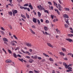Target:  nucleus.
Returning a JSON list of instances; mask_svg holds the SVG:
<instances>
[{"mask_svg": "<svg viewBox=\"0 0 73 73\" xmlns=\"http://www.w3.org/2000/svg\"><path fill=\"white\" fill-rule=\"evenodd\" d=\"M65 28H68V25H65Z\"/></svg>", "mask_w": 73, "mask_h": 73, "instance_id": "8fccbe9b", "label": "nucleus"}, {"mask_svg": "<svg viewBox=\"0 0 73 73\" xmlns=\"http://www.w3.org/2000/svg\"><path fill=\"white\" fill-rule=\"evenodd\" d=\"M43 55H44V56H46V57H49V56H48V55H47L46 54H45V53H43Z\"/></svg>", "mask_w": 73, "mask_h": 73, "instance_id": "393cba45", "label": "nucleus"}, {"mask_svg": "<svg viewBox=\"0 0 73 73\" xmlns=\"http://www.w3.org/2000/svg\"><path fill=\"white\" fill-rule=\"evenodd\" d=\"M59 2L60 4H62V3H61V1L59 0Z\"/></svg>", "mask_w": 73, "mask_h": 73, "instance_id": "680f3d73", "label": "nucleus"}, {"mask_svg": "<svg viewBox=\"0 0 73 73\" xmlns=\"http://www.w3.org/2000/svg\"><path fill=\"white\" fill-rule=\"evenodd\" d=\"M68 36H69L70 37H72L73 36V34H69L68 35Z\"/></svg>", "mask_w": 73, "mask_h": 73, "instance_id": "bb28decb", "label": "nucleus"}, {"mask_svg": "<svg viewBox=\"0 0 73 73\" xmlns=\"http://www.w3.org/2000/svg\"><path fill=\"white\" fill-rule=\"evenodd\" d=\"M53 3H54V5L55 6H57V3H55L54 1Z\"/></svg>", "mask_w": 73, "mask_h": 73, "instance_id": "4be33fe9", "label": "nucleus"}, {"mask_svg": "<svg viewBox=\"0 0 73 73\" xmlns=\"http://www.w3.org/2000/svg\"><path fill=\"white\" fill-rule=\"evenodd\" d=\"M23 9H27V7H24Z\"/></svg>", "mask_w": 73, "mask_h": 73, "instance_id": "5fc2aeb1", "label": "nucleus"}, {"mask_svg": "<svg viewBox=\"0 0 73 73\" xmlns=\"http://www.w3.org/2000/svg\"><path fill=\"white\" fill-rule=\"evenodd\" d=\"M26 45H27V46H32L31 44H29V43H27L26 44Z\"/></svg>", "mask_w": 73, "mask_h": 73, "instance_id": "f3484780", "label": "nucleus"}, {"mask_svg": "<svg viewBox=\"0 0 73 73\" xmlns=\"http://www.w3.org/2000/svg\"><path fill=\"white\" fill-rule=\"evenodd\" d=\"M26 16L27 18H28V19H29V15H28V14H27V13H26Z\"/></svg>", "mask_w": 73, "mask_h": 73, "instance_id": "6ab92c4d", "label": "nucleus"}, {"mask_svg": "<svg viewBox=\"0 0 73 73\" xmlns=\"http://www.w3.org/2000/svg\"><path fill=\"white\" fill-rule=\"evenodd\" d=\"M44 11V12H46V13H49V12H48V10H45Z\"/></svg>", "mask_w": 73, "mask_h": 73, "instance_id": "79ce46f5", "label": "nucleus"}, {"mask_svg": "<svg viewBox=\"0 0 73 73\" xmlns=\"http://www.w3.org/2000/svg\"><path fill=\"white\" fill-rule=\"evenodd\" d=\"M13 15L14 16H15V14H16V13H17L18 11H17L16 10H15L14 11H13Z\"/></svg>", "mask_w": 73, "mask_h": 73, "instance_id": "f03ea898", "label": "nucleus"}, {"mask_svg": "<svg viewBox=\"0 0 73 73\" xmlns=\"http://www.w3.org/2000/svg\"><path fill=\"white\" fill-rule=\"evenodd\" d=\"M38 8L40 10V11H42V10H44V11H45V8H43L42 6L41 5H40L39 6L38 5L37 6Z\"/></svg>", "mask_w": 73, "mask_h": 73, "instance_id": "f257e3e1", "label": "nucleus"}, {"mask_svg": "<svg viewBox=\"0 0 73 73\" xmlns=\"http://www.w3.org/2000/svg\"><path fill=\"white\" fill-rule=\"evenodd\" d=\"M1 29L2 30H3V31H5V29L3 27H1Z\"/></svg>", "mask_w": 73, "mask_h": 73, "instance_id": "603ef678", "label": "nucleus"}, {"mask_svg": "<svg viewBox=\"0 0 73 73\" xmlns=\"http://www.w3.org/2000/svg\"><path fill=\"white\" fill-rule=\"evenodd\" d=\"M12 62V61L10 60H8L6 61V62H7V63H11Z\"/></svg>", "mask_w": 73, "mask_h": 73, "instance_id": "6e6552de", "label": "nucleus"}, {"mask_svg": "<svg viewBox=\"0 0 73 73\" xmlns=\"http://www.w3.org/2000/svg\"><path fill=\"white\" fill-rule=\"evenodd\" d=\"M69 20V19H67V20H66L65 21L66 23L68 24V25H69V21H68Z\"/></svg>", "mask_w": 73, "mask_h": 73, "instance_id": "412c9836", "label": "nucleus"}, {"mask_svg": "<svg viewBox=\"0 0 73 73\" xmlns=\"http://www.w3.org/2000/svg\"><path fill=\"white\" fill-rule=\"evenodd\" d=\"M38 17H41V14L40 12H38Z\"/></svg>", "mask_w": 73, "mask_h": 73, "instance_id": "ddd939ff", "label": "nucleus"}, {"mask_svg": "<svg viewBox=\"0 0 73 73\" xmlns=\"http://www.w3.org/2000/svg\"><path fill=\"white\" fill-rule=\"evenodd\" d=\"M48 4H49V5H52V3H51V2H48Z\"/></svg>", "mask_w": 73, "mask_h": 73, "instance_id": "ea45409f", "label": "nucleus"}, {"mask_svg": "<svg viewBox=\"0 0 73 73\" xmlns=\"http://www.w3.org/2000/svg\"><path fill=\"white\" fill-rule=\"evenodd\" d=\"M49 60L51 61H53V59L51 58H50Z\"/></svg>", "mask_w": 73, "mask_h": 73, "instance_id": "2f4dec72", "label": "nucleus"}, {"mask_svg": "<svg viewBox=\"0 0 73 73\" xmlns=\"http://www.w3.org/2000/svg\"><path fill=\"white\" fill-rule=\"evenodd\" d=\"M40 21H41L42 23H43V19H41Z\"/></svg>", "mask_w": 73, "mask_h": 73, "instance_id": "6e6d98bb", "label": "nucleus"}, {"mask_svg": "<svg viewBox=\"0 0 73 73\" xmlns=\"http://www.w3.org/2000/svg\"><path fill=\"white\" fill-rule=\"evenodd\" d=\"M32 28H35V29L36 28V27H35V26L34 25L32 26Z\"/></svg>", "mask_w": 73, "mask_h": 73, "instance_id": "a18cd8bd", "label": "nucleus"}, {"mask_svg": "<svg viewBox=\"0 0 73 73\" xmlns=\"http://www.w3.org/2000/svg\"><path fill=\"white\" fill-rule=\"evenodd\" d=\"M3 40L4 41H5V42H8V39L7 38H3Z\"/></svg>", "mask_w": 73, "mask_h": 73, "instance_id": "1a4fd4ad", "label": "nucleus"}, {"mask_svg": "<svg viewBox=\"0 0 73 73\" xmlns=\"http://www.w3.org/2000/svg\"><path fill=\"white\" fill-rule=\"evenodd\" d=\"M57 13H58V15H60V12H59V11H58V10L57 11Z\"/></svg>", "mask_w": 73, "mask_h": 73, "instance_id": "3c124183", "label": "nucleus"}, {"mask_svg": "<svg viewBox=\"0 0 73 73\" xmlns=\"http://www.w3.org/2000/svg\"><path fill=\"white\" fill-rule=\"evenodd\" d=\"M8 51L9 53L11 54L12 53V51H11L10 50H8Z\"/></svg>", "mask_w": 73, "mask_h": 73, "instance_id": "e433bc0d", "label": "nucleus"}, {"mask_svg": "<svg viewBox=\"0 0 73 73\" xmlns=\"http://www.w3.org/2000/svg\"><path fill=\"white\" fill-rule=\"evenodd\" d=\"M21 17H23L24 19H26V17L25 16V15H21Z\"/></svg>", "mask_w": 73, "mask_h": 73, "instance_id": "a878e982", "label": "nucleus"}, {"mask_svg": "<svg viewBox=\"0 0 73 73\" xmlns=\"http://www.w3.org/2000/svg\"><path fill=\"white\" fill-rule=\"evenodd\" d=\"M17 57H21V55H20V54H18L17 55Z\"/></svg>", "mask_w": 73, "mask_h": 73, "instance_id": "de8ad7c7", "label": "nucleus"}, {"mask_svg": "<svg viewBox=\"0 0 73 73\" xmlns=\"http://www.w3.org/2000/svg\"><path fill=\"white\" fill-rule=\"evenodd\" d=\"M70 10V9H69V8H66V11H69Z\"/></svg>", "mask_w": 73, "mask_h": 73, "instance_id": "58836bf2", "label": "nucleus"}, {"mask_svg": "<svg viewBox=\"0 0 73 73\" xmlns=\"http://www.w3.org/2000/svg\"><path fill=\"white\" fill-rule=\"evenodd\" d=\"M51 17L52 19H53L54 18V15H51Z\"/></svg>", "mask_w": 73, "mask_h": 73, "instance_id": "f704fd0d", "label": "nucleus"}, {"mask_svg": "<svg viewBox=\"0 0 73 73\" xmlns=\"http://www.w3.org/2000/svg\"><path fill=\"white\" fill-rule=\"evenodd\" d=\"M59 53L60 55H61L62 56H65V54L64 53H63L62 52H60Z\"/></svg>", "mask_w": 73, "mask_h": 73, "instance_id": "2eb2a0df", "label": "nucleus"}, {"mask_svg": "<svg viewBox=\"0 0 73 73\" xmlns=\"http://www.w3.org/2000/svg\"><path fill=\"white\" fill-rule=\"evenodd\" d=\"M21 9H24V7H20Z\"/></svg>", "mask_w": 73, "mask_h": 73, "instance_id": "338daca9", "label": "nucleus"}, {"mask_svg": "<svg viewBox=\"0 0 73 73\" xmlns=\"http://www.w3.org/2000/svg\"><path fill=\"white\" fill-rule=\"evenodd\" d=\"M63 65L64 66H65V68H66V69H67V68H68V65L66 64V63L65 62H63Z\"/></svg>", "mask_w": 73, "mask_h": 73, "instance_id": "7ed1b4c3", "label": "nucleus"}, {"mask_svg": "<svg viewBox=\"0 0 73 73\" xmlns=\"http://www.w3.org/2000/svg\"><path fill=\"white\" fill-rule=\"evenodd\" d=\"M67 72H72V70H66Z\"/></svg>", "mask_w": 73, "mask_h": 73, "instance_id": "a19ab883", "label": "nucleus"}, {"mask_svg": "<svg viewBox=\"0 0 73 73\" xmlns=\"http://www.w3.org/2000/svg\"><path fill=\"white\" fill-rule=\"evenodd\" d=\"M29 6V4L28 3L25 4L23 6L24 7H27Z\"/></svg>", "mask_w": 73, "mask_h": 73, "instance_id": "b1692460", "label": "nucleus"}, {"mask_svg": "<svg viewBox=\"0 0 73 73\" xmlns=\"http://www.w3.org/2000/svg\"><path fill=\"white\" fill-rule=\"evenodd\" d=\"M2 50L3 51V52H4L6 54L7 53V52H6V51H5V50L4 49V48H3L2 49Z\"/></svg>", "mask_w": 73, "mask_h": 73, "instance_id": "4c0bfd02", "label": "nucleus"}, {"mask_svg": "<svg viewBox=\"0 0 73 73\" xmlns=\"http://www.w3.org/2000/svg\"><path fill=\"white\" fill-rule=\"evenodd\" d=\"M9 1L11 4H12V0H9Z\"/></svg>", "mask_w": 73, "mask_h": 73, "instance_id": "4d7b16f0", "label": "nucleus"}, {"mask_svg": "<svg viewBox=\"0 0 73 73\" xmlns=\"http://www.w3.org/2000/svg\"><path fill=\"white\" fill-rule=\"evenodd\" d=\"M9 15H10V16H11V15H12V11H11L10 12H9Z\"/></svg>", "mask_w": 73, "mask_h": 73, "instance_id": "c85d7f7f", "label": "nucleus"}, {"mask_svg": "<svg viewBox=\"0 0 73 73\" xmlns=\"http://www.w3.org/2000/svg\"><path fill=\"white\" fill-rule=\"evenodd\" d=\"M29 30H30V31H31V32L33 34H34V35L35 34V33L34 31H33V30H32V29H30Z\"/></svg>", "mask_w": 73, "mask_h": 73, "instance_id": "f8f14e48", "label": "nucleus"}, {"mask_svg": "<svg viewBox=\"0 0 73 73\" xmlns=\"http://www.w3.org/2000/svg\"><path fill=\"white\" fill-rule=\"evenodd\" d=\"M18 60H19V61H21V62H23V61H24V60L23 58L20 59V58H18Z\"/></svg>", "mask_w": 73, "mask_h": 73, "instance_id": "aec40b11", "label": "nucleus"}, {"mask_svg": "<svg viewBox=\"0 0 73 73\" xmlns=\"http://www.w3.org/2000/svg\"><path fill=\"white\" fill-rule=\"evenodd\" d=\"M34 71L35 72V73H38V72L36 70H34Z\"/></svg>", "mask_w": 73, "mask_h": 73, "instance_id": "09e8293b", "label": "nucleus"}, {"mask_svg": "<svg viewBox=\"0 0 73 73\" xmlns=\"http://www.w3.org/2000/svg\"><path fill=\"white\" fill-rule=\"evenodd\" d=\"M47 45H48L49 46H50V47H51V48H53V46L52 45H51V44H50V43H48Z\"/></svg>", "mask_w": 73, "mask_h": 73, "instance_id": "9d476101", "label": "nucleus"}, {"mask_svg": "<svg viewBox=\"0 0 73 73\" xmlns=\"http://www.w3.org/2000/svg\"><path fill=\"white\" fill-rule=\"evenodd\" d=\"M29 73H33V71H30L29 72Z\"/></svg>", "mask_w": 73, "mask_h": 73, "instance_id": "bf43d9fd", "label": "nucleus"}, {"mask_svg": "<svg viewBox=\"0 0 73 73\" xmlns=\"http://www.w3.org/2000/svg\"><path fill=\"white\" fill-rule=\"evenodd\" d=\"M48 52L50 54H52V53H51L50 52H49V51H48Z\"/></svg>", "mask_w": 73, "mask_h": 73, "instance_id": "052dcab7", "label": "nucleus"}, {"mask_svg": "<svg viewBox=\"0 0 73 73\" xmlns=\"http://www.w3.org/2000/svg\"><path fill=\"white\" fill-rule=\"evenodd\" d=\"M57 32L58 33H60V31H59V30L57 31Z\"/></svg>", "mask_w": 73, "mask_h": 73, "instance_id": "0e129e2a", "label": "nucleus"}, {"mask_svg": "<svg viewBox=\"0 0 73 73\" xmlns=\"http://www.w3.org/2000/svg\"><path fill=\"white\" fill-rule=\"evenodd\" d=\"M63 16L64 17H65L66 18H67V19H68L69 18V16L67 14H65L63 15Z\"/></svg>", "mask_w": 73, "mask_h": 73, "instance_id": "0eeeda50", "label": "nucleus"}, {"mask_svg": "<svg viewBox=\"0 0 73 73\" xmlns=\"http://www.w3.org/2000/svg\"><path fill=\"white\" fill-rule=\"evenodd\" d=\"M26 57V58H31V57L29 56H27Z\"/></svg>", "mask_w": 73, "mask_h": 73, "instance_id": "c03bdc74", "label": "nucleus"}, {"mask_svg": "<svg viewBox=\"0 0 73 73\" xmlns=\"http://www.w3.org/2000/svg\"><path fill=\"white\" fill-rule=\"evenodd\" d=\"M62 7H59V8H58V9L59 10V11H61V9H62Z\"/></svg>", "mask_w": 73, "mask_h": 73, "instance_id": "7c9ffc66", "label": "nucleus"}, {"mask_svg": "<svg viewBox=\"0 0 73 73\" xmlns=\"http://www.w3.org/2000/svg\"><path fill=\"white\" fill-rule=\"evenodd\" d=\"M44 29L45 31H48V27L46 26H44Z\"/></svg>", "mask_w": 73, "mask_h": 73, "instance_id": "4468645a", "label": "nucleus"}, {"mask_svg": "<svg viewBox=\"0 0 73 73\" xmlns=\"http://www.w3.org/2000/svg\"><path fill=\"white\" fill-rule=\"evenodd\" d=\"M13 55L14 57H15V58H16V57H17V55H16V54L15 53H13Z\"/></svg>", "mask_w": 73, "mask_h": 73, "instance_id": "473e14b6", "label": "nucleus"}, {"mask_svg": "<svg viewBox=\"0 0 73 73\" xmlns=\"http://www.w3.org/2000/svg\"><path fill=\"white\" fill-rule=\"evenodd\" d=\"M37 58V55H35V56L34 57V59H36Z\"/></svg>", "mask_w": 73, "mask_h": 73, "instance_id": "37998d69", "label": "nucleus"}, {"mask_svg": "<svg viewBox=\"0 0 73 73\" xmlns=\"http://www.w3.org/2000/svg\"><path fill=\"white\" fill-rule=\"evenodd\" d=\"M45 22L46 23V24H48V23H49V21L48 20H46Z\"/></svg>", "mask_w": 73, "mask_h": 73, "instance_id": "cd10ccee", "label": "nucleus"}, {"mask_svg": "<svg viewBox=\"0 0 73 73\" xmlns=\"http://www.w3.org/2000/svg\"><path fill=\"white\" fill-rule=\"evenodd\" d=\"M33 22H34V23H37L36 19H35V18H33Z\"/></svg>", "mask_w": 73, "mask_h": 73, "instance_id": "9b49d317", "label": "nucleus"}, {"mask_svg": "<svg viewBox=\"0 0 73 73\" xmlns=\"http://www.w3.org/2000/svg\"><path fill=\"white\" fill-rule=\"evenodd\" d=\"M52 73H55V71H54V70H52Z\"/></svg>", "mask_w": 73, "mask_h": 73, "instance_id": "69168bd1", "label": "nucleus"}, {"mask_svg": "<svg viewBox=\"0 0 73 73\" xmlns=\"http://www.w3.org/2000/svg\"><path fill=\"white\" fill-rule=\"evenodd\" d=\"M13 36L15 37V39H16L17 40H18V38H17V37L16 36H15V35H13Z\"/></svg>", "mask_w": 73, "mask_h": 73, "instance_id": "c9c22d12", "label": "nucleus"}, {"mask_svg": "<svg viewBox=\"0 0 73 73\" xmlns=\"http://www.w3.org/2000/svg\"><path fill=\"white\" fill-rule=\"evenodd\" d=\"M29 7L31 8V9L32 10L33 9V7H32V6L31 5V3H29Z\"/></svg>", "mask_w": 73, "mask_h": 73, "instance_id": "39448f33", "label": "nucleus"}, {"mask_svg": "<svg viewBox=\"0 0 73 73\" xmlns=\"http://www.w3.org/2000/svg\"><path fill=\"white\" fill-rule=\"evenodd\" d=\"M21 51L23 52L24 53H25V54H28L29 53V52L28 51H26V52H25L23 50H21Z\"/></svg>", "mask_w": 73, "mask_h": 73, "instance_id": "423d86ee", "label": "nucleus"}, {"mask_svg": "<svg viewBox=\"0 0 73 73\" xmlns=\"http://www.w3.org/2000/svg\"><path fill=\"white\" fill-rule=\"evenodd\" d=\"M62 50L63 51V52H66V49L64 48H62Z\"/></svg>", "mask_w": 73, "mask_h": 73, "instance_id": "a211bd4d", "label": "nucleus"}, {"mask_svg": "<svg viewBox=\"0 0 73 73\" xmlns=\"http://www.w3.org/2000/svg\"><path fill=\"white\" fill-rule=\"evenodd\" d=\"M68 69L70 70H72V68L70 67H68Z\"/></svg>", "mask_w": 73, "mask_h": 73, "instance_id": "5701e85b", "label": "nucleus"}, {"mask_svg": "<svg viewBox=\"0 0 73 73\" xmlns=\"http://www.w3.org/2000/svg\"><path fill=\"white\" fill-rule=\"evenodd\" d=\"M66 40H67V41H69V42H72V41H73V40L71 39H70L69 38H66Z\"/></svg>", "mask_w": 73, "mask_h": 73, "instance_id": "20e7f679", "label": "nucleus"}, {"mask_svg": "<svg viewBox=\"0 0 73 73\" xmlns=\"http://www.w3.org/2000/svg\"><path fill=\"white\" fill-rule=\"evenodd\" d=\"M37 58L38 60H41V57H38Z\"/></svg>", "mask_w": 73, "mask_h": 73, "instance_id": "49530a36", "label": "nucleus"}, {"mask_svg": "<svg viewBox=\"0 0 73 73\" xmlns=\"http://www.w3.org/2000/svg\"><path fill=\"white\" fill-rule=\"evenodd\" d=\"M54 11H57H57H58V10H57V9H54Z\"/></svg>", "mask_w": 73, "mask_h": 73, "instance_id": "e2e57ef3", "label": "nucleus"}, {"mask_svg": "<svg viewBox=\"0 0 73 73\" xmlns=\"http://www.w3.org/2000/svg\"><path fill=\"white\" fill-rule=\"evenodd\" d=\"M13 41H12L11 43L10 44H11V45H12V44H13Z\"/></svg>", "mask_w": 73, "mask_h": 73, "instance_id": "13d9d810", "label": "nucleus"}, {"mask_svg": "<svg viewBox=\"0 0 73 73\" xmlns=\"http://www.w3.org/2000/svg\"><path fill=\"white\" fill-rule=\"evenodd\" d=\"M27 9L28 11H30V9H29V8H27Z\"/></svg>", "mask_w": 73, "mask_h": 73, "instance_id": "774afa93", "label": "nucleus"}, {"mask_svg": "<svg viewBox=\"0 0 73 73\" xmlns=\"http://www.w3.org/2000/svg\"><path fill=\"white\" fill-rule=\"evenodd\" d=\"M73 65V64H70L68 65V66H68V67H69L70 66H72Z\"/></svg>", "mask_w": 73, "mask_h": 73, "instance_id": "72a5a7b5", "label": "nucleus"}, {"mask_svg": "<svg viewBox=\"0 0 73 73\" xmlns=\"http://www.w3.org/2000/svg\"><path fill=\"white\" fill-rule=\"evenodd\" d=\"M67 55H70V56L72 55V53H69L67 54Z\"/></svg>", "mask_w": 73, "mask_h": 73, "instance_id": "864d4df0", "label": "nucleus"}, {"mask_svg": "<svg viewBox=\"0 0 73 73\" xmlns=\"http://www.w3.org/2000/svg\"><path fill=\"white\" fill-rule=\"evenodd\" d=\"M37 22L38 23V24L39 25H40V20H39L38 19L37 20Z\"/></svg>", "mask_w": 73, "mask_h": 73, "instance_id": "c756f323", "label": "nucleus"}, {"mask_svg": "<svg viewBox=\"0 0 73 73\" xmlns=\"http://www.w3.org/2000/svg\"><path fill=\"white\" fill-rule=\"evenodd\" d=\"M29 62H30V63H32L33 62V60L32 59H30L29 60Z\"/></svg>", "mask_w": 73, "mask_h": 73, "instance_id": "dca6fc26", "label": "nucleus"}]
</instances>
